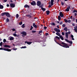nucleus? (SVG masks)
Wrapping results in <instances>:
<instances>
[{"label": "nucleus", "instance_id": "nucleus-1", "mask_svg": "<svg viewBox=\"0 0 77 77\" xmlns=\"http://www.w3.org/2000/svg\"><path fill=\"white\" fill-rule=\"evenodd\" d=\"M61 44H62V45H62ZM61 44L59 43H57L58 44L63 48H69V46L68 45H67V44H66V43L64 42H62L61 43Z\"/></svg>", "mask_w": 77, "mask_h": 77}, {"label": "nucleus", "instance_id": "nucleus-2", "mask_svg": "<svg viewBox=\"0 0 77 77\" xmlns=\"http://www.w3.org/2000/svg\"><path fill=\"white\" fill-rule=\"evenodd\" d=\"M0 50H4L5 51H11V50L9 49L8 48H0Z\"/></svg>", "mask_w": 77, "mask_h": 77}, {"label": "nucleus", "instance_id": "nucleus-3", "mask_svg": "<svg viewBox=\"0 0 77 77\" xmlns=\"http://www.w3.org/2000/svg\"><path fill=\"white\" fill-rule=\"evenodd\" d=\"M71 33L70 32H66L65 33V36L66 37V38L67 39L68 38V34L69 35Z\"/></svg>", "mask_w": 77, "mask_h": 77}, {"label": "nucleus", "instance_id": "nucleus-4", "mask_svg": "<svg viewBox=\"0 0 77 77\" xmlns=\"http://www.w3.org/2000/svg\"><path fill=\"white\" fill-rule=\"evenodd\" d=\"M41 2L40 1H37V5L38 6H41Z\"/></svg>", "mask_w": 77, "mask_h": 77}, {"label": "nucleus", "instance_id": "nucleus-5", "mask_svg": "<svg viewBox=\"0 0 77 77\" xmlns=\"http://www.w3.org/2000/svg\"><path fill=\"white\" fill-rule=\"evenodd\" d=\"M54 30L56 32H60V29H58L57 28H54Z\"/></svg>", "mask_w": 77, "mask_h": 77}, {"label": "nucleus", "instance_id": "nucleus-6", "mask_svg": "<svg viewBox=\"0 0 77 77\" xmlns=\"http://www.w3.org/2000/svg\"><path fill=\"white\" fill-rule=\"evenodd\" d=\"M6 16H7V17H11V15L8 12H6Z\"/></svg>", "mask_w": 77, "mask_h": 77}, {"label": "nucleus", "instance_id": "nucleus-7", "mask_svg": "<svg viewBox=\"0 0 77 77\" xmlns=\"http://www.w3.org/2000/svg\"><path fill=\"white\" fill-rule=\"evenodd\" d=\"M60 16L61 17H64V14L62 12H60L59 13Z\"/></svg>", "mask_w": 77, "mask_h": 77}, {"label": "nucleus", "instance_id": "nucleus-8", "mask_svg": "<svg viewBox=\"0 0 77 77\" xmlns=\"http://www.w3.org/2000/svg\"><path fill=\"white\" fill-rule=\"evenodd\" d=\"M10 6L12 8H14L15 6V5L14 3V4H13V3H11L10 4Z\"/></svg>", "mask_w": 77, "mask_h": 77}, {"label": "nucleus", "instance_id": "nucleus-9", "mask_svg": "<svg viewBox=\"0 0 77 77\" xmlns=\"http://www.w3.org/2000/svg\"><path fill=\"white\" fill-rule=\"evenodd\" d=\"M65 41L66 42H67L68 43H70L71 44H72L73 42L71 41H69L67 39H65Z\"/></svg>", "mask_w": 77, "mask_h": 77}, {"label": "nucleus", "instance_id": "nucleus-10", "mask_svg": "<svg viewBox=\"0 0 77 77\" xmlns=\"http://www.w3.org/2000/svg\"><path fill=\"white\" fill-rule=\"evenodd\" d=\"M31 4L32 5L34 6L36 4L35 1H32V2H31Z\"/></svg>", "mask_w": 77, "mask_h": 77}, {"label": "nucleus", "instance_id": "nucleus-11", "mask_svg": "<svg viewBox=\"0 0 77 77\" xmlns=\"http://www.w3.org/2000/svg\"><path fill=\"white\" fill-rule=\"evenodd\" d=\"M21 34L24 35L26 36V33L25 32H22Z\"/></svg>", "mask_w": 77, "mask_h": 77}, {"label": "nucleus", "instance_id": "nucleus-12", "mask_svg": "<svg viewBox=\"0 0 77 77\" xmlns=\"http://www.w3.org/2000/svg\"><path fill=\"white\" fill-rule=\"evenodd\" d=\"M25 43H27L28 45H30L32 43V42H28L27 41H25Z\"/></svg>", "mask_w": 77, "mask_h": 77}, {"label": "nucleus", "instance_id": "nucleus-13", "mask_svg": "<svg viewBox=\"0 0 77 77\" xmlns=\"http://www.w3.org/2000/svg\"><path fill=\"white\" fill-rule=\"evenodd\" d=\"M6 12H4V13H2L1 14V16L2 17L5 16V15H6Z\"/></svg>", "mask_w": 77, "mask_h": 77}, {"label": "nucleus", "instance_id": "nucleus-14", "mask_svg": "<svg viewBox=\"0 0 77 77\" xmlns=\"http://www.w3.org/2000/svg\"><path fill=\"white\" fill-rule=\"evenodd\" d=\"M32 26H33L36 29L37 28V26L36 25L35 23H33Z\"/></svg>", "mask_w": 77, "mask_h": 77}, {"label": "nucleus", "instance_id": "nucleus-15", "mask_svg": "<svg viewBox=\"0 0 77 77\" xmlns=\"http://www.w3.org/2000/svg\"><path fill=\"white\" fill-rule=\"evenodd\" d=\"M24 7L25 8H30V7H29V5H27L26 4V5H24Z\"/></svg>", "mask_w": 77, "mask_h": 77}, {"label": "nucleus", "instance_id": "nucleus-16", "mask_svg": "<svg viewBox=\"0 0 77 77\" xmlns=\"http://www.w3.org/2000/svg\"><path fill=\"white\" fill-rule=\"evenodd\" d=\"M74 31L76 32H77V26H76L75 27H74Z\"/></svg>", "mask_w": 77, "mask_h": 77}, {"label": "nucleus", "instance_id": "nucleus-17", "mask_svg": "<svg viewBox=\"0 0 77 77\" xmlns=\"http://www.w3.org/2000/svg\"><path fill=\"white\" fill-rule=\"evenodd\" d=\"M40 7H41V9L42 10H43V11H45L46 10V9L44 8L41 6Z\"/></svg>", "mask_w": 77, "mask_h": 77}, {"label": "nucleus", "instance_id": "nucleus-18", "mask_svg": "<svg viewBox=\"0 0 77 77\" xmlns=\"http://www.w3.org/2000/svg\"><path fill=\"white\" fill-rule=\"evenodd\" d=\"M54 2V0H51V6H53V2Z\"/></svg>", "mask_w": 77, "mask_h": 77}, {"label": "nucleus", "instance_id": "nucleus-19", "mask_svg": "<svg viewBox=\"0 0 77 77\" xmlns=\"http://www.w3.org/2000/svg\"><path fill=\"white\" fill-rule=\"evenodd\" d=\"M50 11H46V13L47 15H49V14H50Z\"/></svg>", "mask_w": 77, "mask_h": 77}, {"label": "nucleus", "instance_id": "nucleus-20", "mask_svg": "<svg viewBox=\"0 0 77 77\" xmlns=\"http://www.w3.org/2000/svg\"><path fill=\"white\" fill-rule=\"evenodd\" d=\"M60 38L62 39V40H64L63 38L62 37V35H60Z\"/></svg>", "mask_w": 77, "mask_h": 77}, {"label": "nucleus", "instance_id": "nucleus-21", "mask_svg": "<svg viewBox=\"0 0 77 77\" xmlns=\"http://www.w3.org/2000/svg\"><path fill=\"white\" fill-rule=\"evenodd\" d=\"M63 30L66 31V32H67V28L66 27H65L64 29H63Z\"/></svg>", "mask_w": 77, "mask_h": 77}, {"label": "nucleus", "instance_id": "nucleus-22", "mask_svg": "<svg viewBox=\"0 0 77 77\" xmlns=\"http://www.w3.org/2000/svg\"><path fill=\"white\" fill-rule=\"evenodd\" d=\"M56 34L58 36H61L60 34V33H59L58 32H56Z\"/></svg>", "mask_w": 77, "mask_h": 77}, {"label": "nucleus", "instance_id": "nucleus-23", "mask_svg": "<svg viewBox=\"0 0 77 77\" xmlns=\"http://www.w3.org/2000/svg\"><path fill=\"white\" fill-rule=\"evenodd\" d=\"M4 8V6H2V5H0V9H2Z\"/></svg>", "mask_w": 77, "mask_h": 77}, {"label": "nucleus", "instance_id": "nucleus-24", "mask_svg": "<svg viewBox=\"0 0 77 77\" xmlns=\"http://www.w3.org/2000/svg\"><path fill=\"white\" fill-rule=\"evenodd\" d=\"M66 11L68 12L69 11V8H67L65 10Z\"/></svg>", "mask_w": 77, "mask_h": 77}, {"label": "nucleus", "instance_id": "nucleus-25", "mask_svg": "<svg viewBox=\"0 0 77 77\" xmlns=\"http://www.w3.org/2000/svg\"><path fill=\"white\" fill-rule=\"evenodd\" d=\"M6 22L7 23L9 22V20L8 18H7V19H6Z\"/></svg>", "mask_w": 77, "mask_h": 77}, {"label": "nucleus", "instance_id": "nucleus-26", "mask_svg": "<svg viewBox=\"0 0 77 77\" xmlns=\"http://www.w3.org/2000/svg\"><path fill=\"white\" fill-rule=\"evenodd\" d=\"M51 26H54L55 25V24L53 22L52 23H51Z\"/></svg>", "mask_w": 77, "mask_h": 77}, {"label": "nucleus", "instance_id": "nucleus-27", "mask_svg": "<svg viewBox=\"0 0 77 77\" xmlns=\"http://www.w3.org/2000/svg\"><path fill=\"white\" fill-rule=\"evenodd\" d=\"M14 38L13 37H11L10 38V41L13 40L14 39Z\"/></svg>", "mask_w": 77, "mask_h": 77}, {"label": "nucleus", "instance_id": "nucleus-28", "mask_svg": "<svg viewBox=\"0 0 77 77\" xmlns=\"http://www.w3.org/2000/svg\"><path fill=\"white\" fill-rule=\"evenodd\" d=\"M61 20V17L60 16H58V20Z\"/></svg>", "mask_w": 77, "mask_h": 77}, {"label": "nucleus", "instance_id": "nucleus-29", "mask_svg": "<svg viewBox=\"0 0 77 77\" xmlns=\"http://www.w3.org/2000/svg\"><path fill=\"white\" fill-rule=\"evenodd\" d=\"M55 39L57 38L58 40L60 39V37H58L57 36H56L55 37Z\"/></svg>", "mask_w": 77, "mask_h": 77}, {"label": "nucleus", "instance_id": "nucleus-30", "mask_svg": "<svg viewBox=\"0 0 77 77\" xmlns=\"http://www.w3.org/2000/svg\"><path fill=\"white\" fill-rule=\"evenodd\" d=\"M76 12L77 13V11L76 10H74L73 11H72V13H74Z\"/></svg>", "mask_w": 77, "mask_h": 77}, {"label": "nucleus", "instance_id": "nucleus-31", "mask_svg": "<svg viewBox=\"0 0 77 77\" xmlns=\"http://www.w3.org/2000/svg\"><path fill=\"white\" fill-rule=\"evenodd\" d=\"M62 26L64 28L66 26V25L65 24H63V25H62Z\"/></svg>", "mask_w": 77, "mask_h": 77}, {"label": "nucleus", "instance_id": "nucleus-32", "mask_svg": "<svg viewBox=\"0 0 77 77\" xmlns=\"http://www.w3.org/2000/svg\"><path fill=\"white\" fill-rule=\"evenodd\" d=\"M25 26H24V24H23V25H22V28H25Z\"/></svg>", "mask_w": 77, "mask_h": 77}, {"label": "nucleus", "instance_id": "nucleus-33", "mask_svg": "<svg viewBox=\"0 0 77 77\" xmlns=\"http://www.w3.org/2000/svg\"><path fill=\"white\" fill-rule=\"evenodd\" d=\"M19 17V15L18 14H16V17L17 18H18Z\"/></svg>", "mask_w": 77, "mask_h": 77}, {"label": "nucleus", "instance_id": "nucleus-34", "mask_svg": "<svg viewBox=\"0 0 77 77\" xmlns=\"http://www.w3.org/2000/svg\"><path fill=\"white\" fill-rule=\"evenodd\" d=\"M42 30H40V31L39 32H38V34H40V33H42Z\"/></svg>", "mask_w": 77, "mask_h": 77}, {"label": "nucleus", "instance_id": "nucleus-35", "mask_svg": "<svg viewBox=\"0 0 77 77\" xmlns=\"http://www.w3.org/2000/svg\"><path fill=\"white\" fill-rule=\"evenodd\" d=\"M6 42V40L5 39H3V42L5 43V42Z\"/></svg>", "mask_w": 77, "mask_h": 77}, {"label": "nucleus", "instance_id": "nucleus-36", "mask_svg": "<svg viewBox=\"0 0 77 77\" xmlns=\"http://www.w3.org/2000/svg\"><path fill=\"white\" fill-rule=\"evenodd\" d=\"M64 21H65V23H68V20L67 19H65Z\"/></svg>", "mask_w": 77, "mask_h": 77}, {"label": "nucleus", "instance_id": "nucleus-37", "mask_svg": "<svg viewBox=\"0 0 77 77\" xmlns=\"http://www.w3.org/2000/svg\"><path fill=\"white\" fill-rule=\"evenodd\" d=\"M26 48V46H23L21 48Z\"/></svg>", "mask_w": 77, "mask_h": 77}, {"label": "nucleus", "instance_id": "nucleus-38", "mask_svg": "<svg viewBox=\"0 0 77 77\" xmlns=\"http://www.w3.org/2000/svg\"><path fill=\"white\" fill-rule=\"evenodd\" d=\"M33 29V27L32 26H31V28H30V30H32V29Z\"/></svg>", "mask_w": 77, "mask_h": 77}, {"label": "nucleus", "instance_id": "nucleus-39", "mask_svg": "<svg viewBox=\"0 0 77 77\" xmlns=\"http://www.w3.org/2000/svg\"><path fill=\"white\" fill-rule=\"evenodd\" d=\"M13 35L15 37H17V35L16 34H13Z\"/></svg>", "mask_w": 77, "mask_h": 77}, {"label": "nucleus", "instance_id": "nucleus-40", "mask_svg": "<svg viewBox=\"0 0 77 77\" xmlns=\"http://www.w3.org/2000/svg\"><path fill=\"white\" fill-rule=\"evenodd\" d=\"M22 24H23V22H22V21L19 23V24L20 25H21Z\"/></svg>", "mask_w": 77, "mask_h": 77}, {"label": "nucleus", "instance_id": "nucleus-41", "mask_svg": "<svg viewBox=\"0 0 77 77\" xmlns=\"http://www.w3.org/2000/svg\"><path fill=\"white\" fill-rule=\"evenodd\" d=\"M8 45H5L4 46V47L5 48H7Z\"/></svg>", "mask_w": 77, "mask_h": 77}, {"label": "nucleus", "instance_id": "nucleus-42", "mask_svg": "<svg viewBox=\"0 0 77 77\" xmlns=\"http://www.w3.org/2000/svg\"><path fill=\"white\" fill-rule=\"evenodd\" d=\"M32 33H36V31H32Z\"/></svg>", "mask_w": 77, "mask_h": 77}, {"label": "nucleus", "instance_id": "nucleus-43", "mask_svg": "<svg viewBox=\"0 0 77 77\" xmlns=\"http://www.w3.org/2000/svg\"><path fill=\"white\" fill-rule=\"evenodd\" d=\"M61 3L62 5H64V3L63 2H61Z\"/></svg>", "mask_w": 77, "mask_h": 77}, {"label": "nucleus", "instance_id": "nucleus-44", "mask_svg": "<svg viewBox=\"0 0 77 77\" xmlns=\"http://www.w3.org/2000/svg\"><path fill=\"white\" fill-rule=\"evenodd\" d=\"M2 43H3V42H0V46H2Z\"/></svg>", "mask_w": 77, "mask_h": 77}, {"label": "nucleus", "instance_id": "nucleus-45", "mask_svg": "<svg viewBox=\"0 0 77 77\" xmlns=\"http://www.w3.org/2000/svg\"><path fill=\"white\" fill-rule=\"evenodd\" d=\"M71 22V20H69L68 21V23H70Z\"/></svg>", "mask_w": 77, "mask_h": 77}, {"label": "nucleus", "instance_id": "nucleus-46", "mask_svg": "<svg viewBox=\"0 0 77 77\" xmlns=\"http://www.w3.org/2000/svg\"><path fill=\"white\" fill-rule=\"evenodd\" d=\"M12 30L13 31H16V29H14L13 28V29H12Z\"/></svg>", "mask_w": 77, "mask_h": 77}, {"label": "nucleus", "instance_id": "nucleus-47", "mask_svg": "<svg viewBox=\"0 0 77 77\" xmlns=\"http://www.w3.org/2000/svg\"><path fill=\"white\" fill-rule=\"evenodd\" d=\"M51 5H49L48 6V8H50L51 7Z\"/></svg>", "mask_w": 77, "mask_h": 77}, {"label": "nucleus", "instance_id": "nucleus-48", "mask_svg": "<svg viewBox=\"0 0 77 77\" xmlns=\"http://www.w3.org/2000/svg\"><path fill=\"white\" fill-rule=\"evenodd\" d=\"M62 35H65V33L63 32H62Z\"/></svg>", "mask_w": 77, "mask_h": 77}, {"label": "nucleus", "instance_id": "nucleus-49", "mask_svg": "<svg viewBox=\"0 0 77 77\" xmlns=\"http://www.w3.org/2000/svg\"><path fill=\"white\" fill-rule=\"evenodd\" d=\"M47 27H46V26H45L44 27V29L45 30L46 29H47Z\"/></svg>", "mask_w": 77, "mask_h": 77}, {"label": "nucleus", "instance_id": "nucleus-50", "mask_svg": "<svg viewBox=\"0 0 77 77\" xmlns=\"http://www.w3.org/2000/svg\"><path fill=\"white\" fill-rule=\"evenodd\" d=\"M63 24V22L62 21H61L60 23V25L62 24Z\"/></svg>", "mask_w": 77, "mask_h": 77}, {"label": "nucleus", "instance_id": "nucleus-51", "mask_svg": "<svg viewBox=\"0 0 77 77\" xmlns=\"http://www.w3.org/2000/svg\"><path fill=\"white\" fill-rule=\"evenodd\" d=\"M31 16V15H30V14H29V15H26V16L27 17H29V16Z\"/></svg>", "mask_w": 77, "mask_h": 77}, {"label": "nucleus", "instance_id": "nucleus-52", "mask_svg": "<svg viewBox=\"0 0 77 77\" xmlns=\"http://www.w3.org/2000/svg\"><path fill=\"white\" fill-rule=\"evenodd\" d=\"M73 21H75V18H74H74H73Z\"/></svg>", "mask_w": 77, "mask_h": 77}, {"label": "nucleus", "instance_id": "nucleus-53", "mask_svg": "<svg viewBox=\"0 0 77 77\" xmlns=\"http://www.w3.org/2000/svg\"><path fill=\"white\" fill-rule=\"evenodd\" d=\"M13 50H14V51H15L16 50H17V48H13Z\"/></svg>", "mask_w": 77, "mask_h": 77}, {"label": "nucleus", "instance_id": "nucleus-54", "mask_svg": "<svg viewBox=\"0 0 77 77\" xmlns=\"http://www.w3.org/2000/svg\"><path fill=\"white\" fill-rule=\"evenodd\" d=\"M11 46H9V45H8V46H7V48H11Z\"/></svg>", "mask_w": 77, "mask_h": 77}, {"label": "nucleus", "instance_id": "nucleus-55", "mask_svg": "<svg viewBox=\"0 0 77 77\" xmlns=\"http://www.w3.org/2000/svg\"><path fill=\"white\" fill-rule=\"evenodd\" d=\"M75 24H74V23H72V26H75Z\"/></svg>", "mask_w": 77, "mask_h": 77}, {"label": "nucleus", "instance_id": "nucleus-56", "mask_svg": "<svg viewBox=\"0 0 77 77\" xmlns=\"http://www.w3.org/2000/svg\"><path fill=\"white\" fill-rule=\"evenodd\" d=\"M77 15V13H74V15L75 16H76Z\"/></svg>", "mask_w": 77, "mask_h": 77}, {"label": "nucleus", "instance_id": "nucleus-57", "mask_svg": "<svg viewBox=\"0 0 77 77\" xmlns=\"http://www.w3.org/2000/svg\"><path fill=\"white\" fill-rule=\"evenodd\" d=\"M71 37L72 38H73L74 36L73 35H71Z\"/></svg>", "mask_w": 77, "mask_h": 77}, {"label": "nucleus", "instance_id": "nucleus-58", "mask_svg": "<svg viewBox=\"0 0 77 77\" xmlns=\"http://www.w3.org/2000/svg\"><path fill=\"white\" fill-rule=\"evenodd\" d=\"M45 35L47 36L48 35V33H46L45 34Z\"/></svg>", "mask_w": 77, "mask_h": 77}, {"label": "nucleus", "instance_id": "nucleus-59", "mask_svg": "<svg viewBox=\"0 0 77 77\" xmlns=\"http://www.w3.org/2000/svg\"><path fill=\"white\" fill-rule=\"evenodd\" d=\"M72 17H73V16H71V17H70V18L71 19H72Z\"/></svg>", "mask_w": 77, "mask_h": 77}, {"label": "nucleus", "instance_id": "nucleus-60", "mask_svg": "<svg viewBox=\"0 0 77 77\" xmlns=\"http://www.w3.org/2000/svg\"><path fill=\"white\" fill-rule=\"evenodd\" d=\"M7 1V0H4L3 2H6Z\"/></svg>", "mask_w": 77, "mask_h": 77}, {"label": "nucleus", "instance_id": "nucleus-61", "mask_svg": "<svg viewBox=\"0 0 77 77\" xmlns=\"http://www.w3.org/2000/svg\"><path fill=\"white\" fill-rule=\"evenodd\" d=\"M57 27L58 29H59L60 27H59V25H57Z\"/></svg>", "mask_w": 77, "mask_h": 77}, {"label": "nucleus", "instance_id": "nucleus-62", "mask_svg": "<svg viewBox=\"0 0 77 77\" xmlns=\"http://www.w3.org/2000/svg\"><path fill=\"white\" fill-rule=\"evenodd\" d=\"M7 7H9V4H7Z\"/></svg>", "mask_w": 77, "mask_h": 77}, {"label": "nucleus", "instance_id": "nucleus-63", "mask_svg": "<svg viewBox=\"0 0 77 77\" xmlns=\"http://www.w3.org/2000/svg\"><path fill=\"white\" fill-rule=\"evenodd\" d=\"M10 2L11 3H12L13 2V1H12V0H10Z\"/></svg>", "mask_w": 77, "mask_h": 77}, {"label": "nucleus", "instance_id": "nucleus-64", "mask_svg": "<svg viewBox=\"0 0 77 77\" xmlns=\"http://www.w3.org/2000/svg\"><path fill=\"white\" fill-rule=\"evenodd\" d=\"M72 39L73 40H74V38H72Z\"/></svg>", "mask_w": 77, "mask_h": 77}]
</instances>
